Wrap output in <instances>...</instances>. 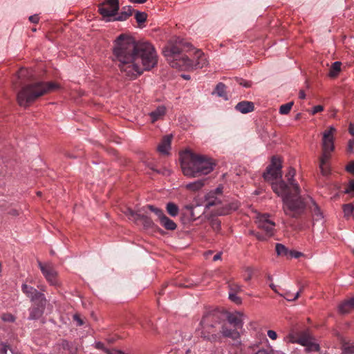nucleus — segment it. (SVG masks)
Masks as SVG:
<instances>
[{"label":"nucleus","instance_id":"dca6fc26","mask_svg":"<svg viewBox=\"0 0 354 354\" xmlns=\"http://www.w3.org/2000/svg\"><path fill=\"white\" fill-rule=\"evenodd\" d=\"M171 136H166L158 146V151L162 155H168L171 149Z\"/></svg>","mask_w":354,"mask_h":354},{"label":"nucleus","instance_id":"58836bf2","mask_svg":"<svg viewBox=\"0 0 354 354\" xmlns=\"http://www.w3.org/2000/svg\"><path fill=\"white\" fill-rule=\"evenodd\" d=\"M319 169L323 176H328L330 172V169L328 164H319Z\"/></svg>","mask_w":354,"mask_h":354},{"label":"nucleus","instance_id":"c9c22d12","mask_svg":"<svg viewBox=\"0 0 354 354\" xmlns=\"http://www.w3.org/2000/svg\"><path fill=\"white\" fill-rule=\"evenodd\" d=\"M301 291V289H300V290L298 291L295 295H292L290 292H288L284 295H283V297L288 301H295L299 297ZM279 295H281V294Z\"/></svg>","mask_w":354,"mask_h":354},{"label":"nucleus","instance_id":"412c9836","mask_svg":"<svg viewBox=\"0 0 354 354\" xmlns=\"http://www.w3.org/2000/svg\"><path fill=\"white\" fill-rule=\"evenodd\" d=\"M205 179H200L197 180L194 182L187 183L184 185V187L187 189V190H189L193 192H198L201 190L205 184Z\"/></svg>","mask_w":354,"mask_h":354},{"label":"nucleus","instance_id":"2eb2a0df","mask_svg":"<svg viewBox=\"0 0 354 354\" xmlns=\"http://www.w3.org/2000/svg\"><path fill=\"white\" fill-rule=\"evenodd\" d=\"M245 318V315L243 313L236 311L227 316V321L236 329H241L243 326V321Z\"/></svg>","mask_w":354,"mask_h":354},{"label":"nucleus","instance_id":"69168bd1","mask_svg":"<svg viewBox=\"0 0 354 354\" xmlns=\"http://www.w3.org/2000/svg\"><path fill=\"white\" fill-rule=\"evenodd\" d=\"M270 288H272V290H273L276 293L279 294V293L278 292V290H277V287H276V286H275L274 284L271 283V284L270 285Z\"/></svg>","mask_w":354,"mask_h":354},{"label":"nucleus","instance_id":"a878e982","mask_svg":"<svg viewBox=\"0 0 354 354\" xmlns=\"http://www.w3.org/2000/svg\"><path fill=\"white\" fill-rule=\"evenodd\" d=\"M166 209L171 216H176L179 212V208L177 205L172 202H169L166 205Z\"/></svg>","mask_w":354,"mask_h":354},{"label":"nucleus","instance_id":"bf43d9fd","mask_svg":"<svg viewBox=\"0 0 354 354\" xmlns=\"http://www.w3.org/2000/svg\"><path fill=\"white\" fill-rule=\"evenodd\" d=\"M131 3L142 4L145 3L147 0H129Z\"/></svg>","mask_w":354,"mask_h":354},{"label":"nucleus","instance_id":"f704fd0d","mask_svg":"<svg viewBox=\"0 0 354 354\" xmlns=\"http://www.w3.org/2000/svg\"><path fill=\"white\" fill-rule=\"evenodd\" d=\"M126 214L127 216H129L130 218H133L134 220H138L139 219L141 216H142L141 215V212L139 210L138 212H133L132 209H128V210L126 212Z\"/></svg>","mask_w":354,"mask_h":354},{"label":"nucleus","instance_id":"c756f323","mask_svg":"<svg viewBox=\"0 0 354 354\" xmlns=\"http://www.w3.org/2000/svg\"><path fill=\"white\" fill-rule=\"evenodd\" d=\"M275 249L277 254L280 256H288L290 253L288 249L281 243H277Z\"/></svg>","mask_w":354,"mask_h":354},{"label":"nucleus","instance_id":"864d4df0","mask_svg":"<svg viewBox=\"0 0 354 354\" xmlns=\"http://www.w3.org/2000/svg\"><path fill=\"white\" fill-rule=\"evenodd\" d=\"M212 226L214 230L218 231L220 230L221 223L218 221H213L212 223Z\"/></svg>","mask_w":354,"mask_h":354},{"label":"nucleus","instance_id":"a211bd4d","mask_svg":"<svg viewBox=\"0 0 354 354\" xmlns=\"http://www.w3.org/2000/svg\"><path fill=\"white\" fill-rule=\"evenodd\" d=\"M34 304L37 306H33L31 308H30V319H37L39 318L42 315L44 307L46 306L41 305V304H39V301H37L36 303Z\"/></svg>","mask_w":354,"mask_h":354},{"label":"nucleus","instance_id":"5fc2aeb1","mask_svg":"<svg viewBox=\"0 0 354 354\" xmlns=\"http://www.w3.org/2000/svg\"><path fill=\"white\" fill-rule=\"evenodd\" d=\"M278 351H272V353H270V352H268V351L265 350V349H261V350H259L258 351L256 354H277Z\"/></svg>","mask_w":354,"mask_h":354},{"label":"nucleus","instance_id":"0e129e2a","mask_svg":"<svg viewBox=\"0 0 354 354\" xmlns=\"http://www.w3.org/2000/svg\"><path fill=\"white\" fill-rule=\"evenodd\" d=\"M299 97L301 99H304L306 97V94L304 91H300L299 93Z\"/></svg>","mask_w":354,"mask_h":354},{"label":"nucleus","instance_id":"4be33fe9","mask_svg":"<svg viewBox=\"0 0 354 354\" xmlns=\"http://www.w3.org/2000/svg\"><path fill=\"white\" fill-rule=\"evenodd\" d=\"M221 333L223 336L229 337L232 339H237L239 338V333L236 329L228 328L226 326H222Z\"/></svg>","mask_w":354,"mask_h":354},{"label":"nucleus","instance_id":"5701e85b","mask_svg":"<svg viewBox=\"0 0 354 354\" xmlns=\"http://www.w3.org/2000/svg\"><path fill=\"white\" fill-rule=\"evenodd\" d=\"M132 15V8L131 6L124 7L123 10L115 16L114 21H125Z\"/></svg>","mask_w":354,"mask_h":354},{"label":"nucleus","instance_id":"9b49d317","mask_svg":"<svg viewBox=\"0 0 354 354\" xmlns=\"http://www.w3.org/2000/svg\"><path fill=\"white\" fill-rule=\"evenodd\" d=\"M293 198H294L295 204H297V201H303L304 203V207L302 209V210L301 211V212L296 214L293 217H295L297 215L300 214L304 211L306 205H309V207L311 209V212H312L313 219L316 221H322V219L324 218L323 214L321 212L318 205L315 203V202L311 198L308 197L307 198H301L300 196H299V194H297V196H295Z\"/></svg>","mask_w":354,"mask_h":354},{"label":"nucleus","instance_id":"6e6d98bb","mask_svg":"<svg viewBox=\"0 0 354 354\" xmlns=\"http://www.w3.org/2000/svg\"><path fill=\"white\" fill-rule=\"evenodd\" d=\"M29 20L32 23H37L39 21V17L37 15H32L29 17Z\"/></svg>","mask_w":354,"mask_h":354},{"label":"nucleus","instance_id":"f8f14e48","mask_svg":"<svg viewBox=\"0 0 354 354\" xmlns=\"http://www.w3.org/2000/svg\"><path fill=\"white\" fill-rule=\"evenodd\" d=\"M21 289L23 292L26 294L32 302L36 303L39 301L41 305H46V299L43 293L38 292L35 288L26 284H23Z\"/></svg>","mask_w":354,"mask_h":354},{"label":"nucleus","instance_id":"4c0bfd02","mask_svg":"<svg viewBox=\"0 0 354 354\" xmlns=\"http://www.w3.org/2000/svg\"><path fill=\"white\" fill-rule=\"evenodd\" d=\"M135 18L138 23H143L147 19V14L145 12H137L136 13Z\"/></svg>","mask_w":354,"mask_h":354},{"label":"nucleus","instance_id":"ddd939ff","mask_svg":"<svg viewBox=\"0 0 354 354\" xmlns=\"http://www.w3.org/2000/svg\"><path fill=\"white\" fill-rule=\"evenodd\" d=\"M335 131V128L330 126L323 133L322 150H334V133Z\"/></svg>","mask_w":354,"mask_h":354},{"label":"nucleus","instance_id":"ea45409f","mask_svg":"<svg viewBox=\"0 0 354 354\" xmlns=\"http://www.w3.org/2000/svg\"><path fill=\"white\" fill-rule=\"evenodd\" d=\"M62 346H63V348L64 349H67V350L70 351L71 354H75V352L77 351V348L76 347H72L71 344L69 343L68 342L64 341L62 342Z\"/></svg>","mask_w":354,"mask_h":354},{"label":"nucleus","instance_id":"7c9ffc66","mask_svg":"<svg viewBox=\"0 0 354 354\" xmlns=\"http://www.w3.org/2000/svg\"><path fill=\"white\" fill-rule=\"evenodd\" d=\"M293 106V102H290L281 105L279 108V113L282 115L288 114Z\"/></svg>","mask_w":354,"mask_h":354},{"label":"nucleus","instance_id":"0eeeda50","mask_svg":"<svg viewBox=\"0 0 354 354\" xmlns=\"http://www.w3.org/2000/svg\"><path fill=\"white\" fill-rule=\"evenodd\" d=\"M254 218L258 228L265 233L264 235H262L259 232L256 233L254 235L257 239L264 241L267 238L274 235L275 232V223L270 218L269 214L255 213Z\"/></svg>","mask_w":354,"mask_h":354},{"label":"nucleus","instance_id":"de8ad7c7","mask_svg":"<svg viewBox=\"0 0 354 354\" xmlns=\"http://www.w3.org/2000/svg\"><path fill=\"white\" fill-rule=\"evenodd\" d=\"M241 290V287L238 284L230 285V292L237 293Z\"/></svg>","mask_w":354,"mask_h":354},{"label":"nucleus","instance_id":"a18cd8bd","mask_svg":"<svg viewBox=\"0 0 354 354\" xmlns=\"http://www.w3.org/2000/svg\"><path fill=\"white\" fill-rule=\"evenodd\" d=\"M245 275L244 277V279L245 281H250L252 277V270L250 268H247L245 270Z\"/></svg>","mask_w":354,"mask_h":354},{"label":"nucleus","instance_id":"393cba45","mask_svg":"<svg viewBox=\"0 0 354 354\" xmlns=\"http://www.w3.org/2000/svg\"><path fill=\"white\" fill-rule=\"evenodd\" d=\"M341 65L342 63L340 62H335L333 63L330 68L328 76L332 78L336 77L341 71Z\"/></svg>","mask_w":354,"mask_h":354},{"label":"nucleus","instance_id":"423d86ee","mask_svg":"<svg viewBox=\"0 0 354 354\" xmlns=\"http://www.w3.org/2000/svg\"><path fill=\"white\" fill-rule=\"evenodd\" d=\"M220 314L217 311L209 312L205 314L198 330L201 337L214 340L216 338V327L220 324Z\"/></svg>","mask_w":354,"mask_h":354},{"label":"nucleus","instance_id":"4468645a","mask_svg":"<svg viewBox=\"0 0 354 354\" xmlns=\"http://www.w3.org/2000/svg\"><path fill=\"white\" fill-rule=\"evenodd\" d=\"M239 207V203L237 201H232L227 203L224 202L223 206L218 209H212V213L216 216L225 215L236 210Z\"/></svg>","mask_w":354,"mask_h":354},{"label":"nucleus","instance_id":"37998d69","mask_svg":"<svg viewBox=\"0 0 354 354\" xmlns=\"http://www.w3.org/2000/svg\"><path fill=\"white\" fill-rule=\"evenodd\" d=\"M1 319L4 322H12L15 321V317L10 313L3 314Z\"/></svg>","mask_w":354,"mask_h":354},{"label":"nucleus","instance_id":"9d476101","mask_svg":"<svg viewBox=\"0 0 354 354\" xmlns=\"http://www.w3.org/2000/svg\"><path fill=\"white\" fill-rule=\"evenodd\" d=\"M223 196L221 187H217L214 190L210 191L205 196V206L207 209L214 207V209H218L223 206Z\"/></svg>","mask_w":354,"mask_h":354},{"label":"nucleus","instance_id":"f03ea898","mask_svg":"<svg viewBox=\"0 0 354 354\" xmlns=\"http://www.w3.org/2000/svg\"><path fill=\"white\" fill-rule=\"evenodd\" d=\"M282 162L280 158L274 156L271 163L263 174L264 180L270 183L273 192L281 197L283 202V209L286 214L294 216L301 212L304 207L303 201H297L295 204L294 197L300 194V188L294 177L295 169L290 167L285 175L284 181L282 178Z\"/></svg>","mask_w":354,"mask_h":354},{"label":"nucleus","instance_id":"603ef678","mask_svg":"<svg viewBox=\"0 0 354 354\" xmlns=\"http://www.w3.org/2000/svg\"><path fill=\"white\" fill-rule=\"evenodd\" d=\"M354 148V137L348 140L347 150L348 152L352 153Z\"/></svg>","mask_w":354,"mask_h":354},{"label":"nucleus","instance_id":"4d7b16f0","mask_svg":"<svg viewBox=\"0 0 354 354\" xmlns=\"http://www.w3.org/2000/svg\"><path fill=\"white\" fill-rule=\"evenodd\" d=\"M348 131L352 136H354V124L353 123L349 124Z\"/></svg>","mask_w":354,"mask_h":354},{"label":"nucleus","instance_id":"a19ab883","mask_svg":"<svg viewBox=\"0 0 354 354\" xmlns=\"http://www.w3.org/2000/svg\"><path fill=\"white\" fill-rule=\"evenodd\" d=\"M306 349L308 351H317L319 350V346L318 344L310 341L309 344Z\"/></svg>","mask_w":354,"mask_h":354},{"label":"nucleus","instance_id":"b1692460","mask_svg":"<svg viewBox=\"0 0 354 354\" xmlns=\"http://www.w3.org/2000/svg\"><path fill=\"white\" fill-rule=\"evenodd\" d=\"M159 221L160 224L167 230H174L176 228V224L165 215H164Z\"/></svg>","mask_w":354,"mask_h":354},{"label":"nucleus","instance_id":"bb28decb","mask_svg":"<svg viewBox=\"0 0 354 354\" xmlns=\"http://www.w3.org/2000/svg\"><path fill=\"white\" fill-rule=\"evenodd\" d=\"M214 93L218 96L223 97L225 100H227V94L225 93V86L224 84L218 83L215 88Z\"/></svg>","mask_w":354,"mask_h":354},{"label":"nucleus","instance_id":"39448f33","mask_svg":"<svg viewBox=\"0 0 354 354\" xmlns=\"http://www.w3.org/2000/svg\"><path fill=\"white\" fill-rule=\"evenodd\" d=\"M58 88L53 82H38L28 84L21 89L17 94V101L20 106H28L38 97Z\"/></svg>","mask_w":354,"mask_h":354},{"label":"nucleus","instance_id":"cd10ccee","mask_svg":"<svg viewBox=\"0 0 354 354\" xmlns=\"http://www.w3.org/2000/svg\"><path fill=\"white\" fill-rule=\"evenodd\" d=\"M17 77L20 80H29L32 77V72L27 68H21L17 73Z\"/></svg>","mask_w":354,"mask_h":354},{"label":"nucleus","instance_id":"e2e57ef3","mask_svg":"<svg viewBox=\"0 0 354 354\" xmlns=\"http://www.w3.org/2000/svg\"><path fill=\"white\" fill-rule=\"evenodd\" d=\"M221 253H218V254H215V255L213 257V261H217V260L220 259H221Z\"/></svg>","mask_w":354,"mask_h":354},{"label":"nucleus","instance_id":"1a4fd4ad","mask_svg":"<svg viewBox=\"0 0 354 354\" xmlns=\"http://www.w3.org/2000/svg\"><path fill=\"white\" fill-rule=\"evenodd\" d=\"M98 10L106 21H113L119 10L118 0H106L99 6Z\"/></svg>","mask_w":354,"mask_h":354},{"label":"nucleus","instance_id":"20e7f679","mask_svg":"<svg viewBox=\"0 0 354 354\" xmlns=\"http://www.w3.org/2000/svg\"><path fill=\"white\" fill-rule=\"evenodd\" d=\"M215 167L212 158L203 155L190 153L189 158L181 162L183 174L187 178H197L211 173Z\"/></svg>","mask_w":354,"mask_h":354},{"label":"nucleus","instance_id":"6ab92c4d","mask_svg":"<svg viewBox=\"0 0 354 354\" xmlns=\"http://www.w3.org/2000/svg\"><path fill=\"white\" fill-rule=\"evenodd\" d=\"M235 109L241 113H248L254 111V106L252 102L242 101L236 105Z\"/></svg>","mask_w":354,"mask_h":354},{"label":"nucleus","instance_id":"72a5a7b5","mask_svg":"<svg viewBox=\"0 0 354 354\" xmlns=\"http://www.w3.org/2000/svg\"><path fill=\"white\" fill-rule=\"evenodd\" d=\"M146 207L149 209L151 212H154L159 220L165 215L163 211L160 208L156 207L151 205H147Z\"/></svg>","mask_w":354,"mask_h":354},{"label":"nucleus","instance_id":"3c124183","mask_svg":"<svg viewBox=\"0 0 354 354\" xmlns=\"http://www.w3.org/2000/svg\"><path fill=\"white\" fill-rule=\"evenodd\" d=\"M346 170L348 172L354 174V161H352L347 165L346 167Z\"/></svg>","mask_w":354,"mask_h":354},{"label":"nucleus","instance_id":"e433bc0d","mask_svg":"<svg viewBox=\"0 0 354 354\" xmlns=\"http://www.w3.org/2000/svg\"><path fill=\"white\" fill-rule=\"evenodd\" d=\"M229 299L233 301L234 303H235L236 304H241L242 303V300L241 299V297H238L236 293L235 292H229Z\"/></svg>","mask_w":354,"mask_h":354},{"label":"nucleus","instance_id":"6e6552de","mask_svg":"<svg viewBox=\"0 0 354 354\" xmlns=\"http://www.w3.org/2000/svg\"><path fill=\"white\" fill-rule=\"evenodd\" d=\"M38 266L49 285L57 288L61 286V282L58 278V272L51 263L39 261Z\"/></svg>","mask_w":354,"mask_h":354},{"label":"nucleus","instance_id":"052dcab7","mask_svg":"<svg viewBox=\"0 0 354 354\" xmlns=\"http://www.w3.org/2000/svg\"><path fill=\"white\" fill-rule=\"evenodd\" d=\"M73 317H74V319L77 322L79 326H81L83 324L82 321L79 318V317L77 315H74Z\"/></svg>","mask_w":354,"mask_h":354},{"label":"nucleus","instance_id":"79ce46f5","mask_svg":"<svg viewBox=\"0 0 354 354\" xmlns=\"http://www.w3.org/2000/svg\"><path fill=\"white\" fill-rule=\"evenodd\" d=\"M9 346L5 343H0V354H8L10 352Z\"/></svg>","mask_w":354,"mask_h":354},{"label":"nucleus","instance_id":"774afa93","mask_svg":"<svg viewBox=\"0 0 354 354\" xmlns=\"http://www.w3.org/2000/svg\"><path fill=\"white\" fill-rule=\"evenodd\" d=\"M8 354H21L20 353H18V352H15L14 351L12 350H10V352Z\"/></svg>","mask_w":354,"mask_h":354},{"label":"nucleus","instance_id":"f3484780","mask_svg":"<svg viewBox=\"0 0 354 354\" xmlns=\"http://www.w3.org/2000/svg\"><path fill=\"white\" fill-rule=\"evenodd\" d=\"M339 312L342 314H346L354 310V297L345 299L339 304L338 306Z\"/></svg>","mask_w":354,"mask_h":354},{"label":"nucleus","instance_id":"c03bdc74","mask_svg":"<svg viewBox=\"0 0 354 354\" xmlns=\"http://www.w3.org/2000/svg\"><path fill=\"white\" fill-rule=\"evenodd\" d=\"M354 192V180H352L349 182L346 189L344 192L346 194H351Z\"/></svg>","mask_w":354,"mask_h":354},{"label":"nucleus","instance_id":"680f3d73","mask_svg":"<svg viewBox=\"0 0 354 354\" xmlns=\"http://www.w3.org/2000/svg\"><path fill=\"white\" fill-rule=\"evenodd\" d=\"M290 255L291 257H294L295 258H297L299 257L300 255H301V253L300 252H290Z\"/></svg>","mask_w":354,"mask_h":354},{"label":"nucleus","instance_id":"49530a36","mask_svg":"<svg viewBox=\"0 0 354 354\" xmlns=\"http://www.w3.org/2000/svg\"><path fill=\"white\" fill-rule=\"evenodd\" d=\"M310 341V339L307 337H301L297 340V342L301 345L306 346V348L309 344Z\"/></svg>","mask_w":354,"mask_h":354},{"label":"nucleus","instance_id":"aec40b11","mask_svg":"<svg viewBox=\"0 0 354 354\" xmlns=\"http://www.w3.org/2000/svg\"><path fill=\"white\" fill-rule=\"evenodd\" d=\"M166 113V108L164 106H159L157 109L149 113L152 123L161 120Z\"/></svg>","mask_w":354,"mask_h":354},{"label":"nucleus","instance_id":"338daca9","mask_svg":"<svg viewBox=\"0 0 354 354\" xmlns=\"http://www.w3.org/2000/svg\"><path fill=\"white\" fill-rule=\"evenodd\" d=\"M109 354H124V353L119 351H113Z\"/></svg>","mask_w":354,"mask_h":354},{"label":"nucleus","instance_id":"473e14b6","mask_svg":"<svg viewBox=\"0 0 354 354\" xmlns=\"http://www.w3.org/2000/svg\"><path fill=\"white\" fill-rule=\"evenodd\" d=\"M332 151H333L330 150H323L319 164H327L328 160L330 158Z\"/></svg>","mask_w":354,"mask_h":354},{"label":"nucleus","instance_id":"09e8293b","mask_svg":"<svg viewBox=\"0 0 354 354\" xmlns=\"http://www.w3.org/2000/svg\"><path fill=\"white\" fill-rule=\"evenodd\" d=\"M324 110V106H322V105H317V106H315L313 108V109L311 110V114L312 115H315L317 113H319V112H321Z\"/></svg>","mask_w":354,"mask_h":354},{"label":"nucleus","instance_id":"f257e3e1","mask_svg":"<svg viewBox=\"0 0 354 354\" xmlns=\"http://www.w3.org/2000/svg\"><path fill=\"white\" fill-rule=\"evenodd\" d=\"M113 54L121 73L130 80L153 68L158 62L157 51L151 43L137 42L127 34H121L116 38Z\"/></svg>","mask_w":354,"mask_h":354},{"label":"nucleus","instance_id":"7ed1b4c3","mask_svg":"<svg viewBox=\"0 0 354 354\" xmlns=\"http://www.w3.org/2000/svg\"><path fill=\"white\" fill-rule=\"evenodd\" d=\"M162 53L172 68L191 71L202 68L208 64L205 55L181 38L171 40L163 48Z\"/></svg>","mask_w":354,"mask_h":354},{"label":"nucleus","instance_id":"2f4dec72","mask_svg":"<svg viewBox=\"0 0 354 354\" xmlns=\"http://www.w3.org/2000/svg\"><path fill=\"white\" fill-rule=\"evenodd\" d=\"M344 216L348 217L354 212V206L351 203L346 204L343 206Z\"/></svg>","mask_w":354,"mask_h":354},{"label":"nucleus","instance_id":"13d9d810","mask_svg":"<svg viewBox=\"0 0 354 354\" xmlns=\"http://www.w3.org/2000/svg\"><path fill=\"white\" fill-rule=\"evenodd\" d=\"M8 214L12 216H18L19 214V212L17 209H13L9 211Z\"/></svg>","mask_w":354,"mask_h":354},{"label":"nucleus","instance_id":"c85d7f7f","mask_svg":"<svg viewBox=\"0 0 354 354\" xmlns=\"http://www.w3.org/2000/svg\"><path fill=\"white\" fill-rule=\"evenodd\" d=\"M342 354H354V342L344 344Z\"/></svg>","mask_w":354,"mask_h":354},{"label":"nucleus","instance_id":"8fccbe9b","mask_svg":"<svg viewBox=\"0 0 354 354\" xmlns=\"http://www.w3.org/2000/svg\"><path fill=\"white\" fill-rule=\"evenodd\" d=\"M267 335L272 340H276L277 338V334L274 330H268Z\"/></svg>","mask_w":354,"mask_h":354}]
</instances>
